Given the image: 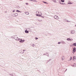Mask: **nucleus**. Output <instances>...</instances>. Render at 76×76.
I'll return each instance as SVG.
<instances>
[{"label": "nucleus", "instance_id": "11", "mask_svg": "<svg viewBox=\"0 0 76 76\" xmlns=\"http://www.w3.org/2000/svg\"><path fill=\"white\" fill-rule=\"evenodd\" d=\"M25 33H26L27 34H28V33H29V31L26 30L25 31Z\"/></svg>", "mask_w": 76, "mask_h": 76}, {"label": "nucleus", "instance_id": "25", "mask_svg": "<svg viewBox=\"0 0 76 76\" xmlns=\"http://www.w3.org/2000/svg\"><path fill=\"white\" fill-rule=\"evenodd\" d=\"M17 7L18 9H19V8H20V7H19V6H17Z\"/></svg>", "mask_w": 76, "mask_h": 76}, {"label": "nucleus", "instance_id": "43", "mask_svg": "<svg viewBox=\"0 0 76 76\" xmlns=\"http://www.w3.org/2000/svg\"><path fill=\"white\" fill-rule=\"evenodd\" d=\"M74 66H76V65L75 64H74Z\"/></svg>", "mask_w": 76, "mask_h": 76}, {"label": "nucleus", "instance_id": "37", "mask_svg": "<svg viewBox=\"0 0 76 76\" xmlns=\"http://www.w3.org/2000/svg\"><path fill=\"white\" fill-rule=\"evenodd\" d=\"M48 61V62H49V61Z\"/></svg>", "mask_w": 76, "mask_h": 76}, {"label": "nucleus", "instance_id": "40", "mask_svg": "<svg viewBox=\"0 0 76 76\" xmlns=\"http://www.w3.org/2000/svg\"><path fill=\"white\" fill-rule=\"evenodd\" d=\"M39 22H41V21H39Z\"/></svg>", "mask_w": 76, "mask_h": 76}, {"label": "nucleus", "instance_id": "29", "mask_svg": "<svg viewBox=\"0 0 76 76\" xmlns=\"http://www.w3.org/2000/svg\"><path fill=\"white\" fill-rule=\"evenodd\" d=\"M59 3H60V4H62V3H61V1H60L59 2Z\"/></svg>", "mask_w": 76, "mask_h": 76}, {"label": "nucleus", "instance_id": "35", "mask_svg": "<svg viewBox=\"0 0 76 76\" xmlns=\"http://www.w3.org/2000/svg\"><path fill=\"white\" fill-rule=\"evenodd\" d=\"M67 69H66L65 71V72H66L67 71Z\"/></svg>", "mask_w": 76, "mask_h": 76}, {"label": "nucleus", "instance_id": "23", "mask_svg": "<svg viewBox=\"0 0 76 76\" xmlns=\"http://www.w3.org/2000/svg\"><path fill=\"white\" fill-rule=\"evenodd\" d=\"M13 74H14V75H15V74H14V73H12V74H10V75H11V76H13Z\"/></svg>", "mask_w": 76, "mask_h": 76}, {"label": "nucleus", "instance_id": "32", "mask_svg": "<svg viewBox=\"0 0 76 76\" xmlns=\"http://www.w3.org/2000/svg\"><path fill=\"white\" fill-rule=\"evenodd\" d=\"M13 12H15V10H14L12 11Z\"/></svg>", "mask_w": 76, "mask_h": 76}, {"label": "nucleus", "instance_id": "20", "mask_svg": "<svg viewBox=\"0 0 76 76\" xmlns=\"http://www.w3.org/2000/svg\"><path fill=\"white\" fill-rule=\"evenodd\" d=\"M61 2L62 3H64V0H61Z\"/></svg>", "mask_w": 76, "mask_h": 76}, {"label": "nucleus", "instance_id": "33", "mask_svg": "<svg viewBox=\"0 0 76 76\" xmlns=\"http://www.w3.org/2000/svg\"><path fill=\"white\" fill-rule=\"evenodd\" d=\"M26 5H28V3H26Z\"/></svg>", "mask_w": 76, "mask_h": 76}, {"label": "nucleus", "instance_id": "1", "mask_svg": "<svg viewBox=\"0 0 76 76\" xmlns=\"http://www.w3.org/2000/svg\"><path fill=\"white\" fill-rule=\"evenodd\" d=\"M76 51V48L75 47L73 48V50H72V53L74 54Z\"/></svg>", "mask_w": 76, "mask_h": 76}, {"label": "nucleus", "instance_id": "18", "mask_svg": "<svg viewBox=\"0 0 76 76\" xmlns=\"http://www.w3.org/2000/svg\"><path fill=\"white\" fill-rule=\"evenodd\" d=\"M42 2L45 4H48V3H47L46 2H45L44 1H43Z\"/></svg>", "mask_w": 76, "mask_h": 76}, {"label": "nucleus", "instance_id": "27", "mask_svg": "<svg viewBox=\"0 0 76 76\" xmlns=\"http://www.w3.org/2000/svg\"><path fill=\"white\" fill-rule=\"evenodd\" d=\"M62 4H63V5H66V4H65V3H62Z\"/></svg>", "mask_w": 76, "mask_h": 76}, {"label": "nucleus", "instance_id": "42", "mask_svg": "<svg viewBox=\"0 0 76 76\" xmlns=\"http://www.w3.org/2000/svg\"><path fill=\"white\" fill-rule=\"evenodd\" d=\"M64 42V43H65V42Z\"/></svg>", "mask_w": 76, "mask_h": 76}, {"label": "nucleus", "instance_id": "6", "mask_svg": "<svg viewBox=\"0 0 76 76\" xmlns=\"http://www.w3.org/2000/svg\"><path fill=\"white\" fill-rule=\"evenodd\" d=\"M14 15L15 16H14V17H16V16H17L18 15V14L17 13H15Z\"/></svg>", "mask_w": 76, "mask_h": 76}, {"label": "nucleus", "instance_id": "5", "mask_svg": "<svg viewBox=\"0 0 76 76\" xmlns=\"http://www.w3.org/2000/svg\"><path fill=\"white\" fill-rule=\"evenodd\" d=\"M14 36V37L12 38H13V39H15L16 40L17 39V38H18V37H17V35H16L15 36Z\"/></svg>", "mask_w": 76, "mask_h": 76}, {"label": "nucleus", "instance_id": "8", "mask_svg": "<svg viewBox=\"0 0 76 76\" xmlns=\"http://www.w3.org/2000/svg\"><path fill=\"white\" fill-rule=\"evenodd\" d=\"M15 40H16L17 41H19V40H20V39L18 38V37H17V39Z\"/></svg>", "mask_w": 76, "mask_h": 76}, {"label": "nucleus", "instance_id": "13", "mask_svg": "<svg viewBox=\"0 0 76 76\" xmlns=\"http://www.w3.org/2000/svg\"><path fill=\"white\" fill-rule=\"evenodd\" d=\"M32 1H34V2H38V1H36V0H32Z\"/></svg>", "mask_w": 76, "mask_h": 76}, {"label": "nucleus", "instance_id": "45", "mask_svg": "<svg viewBox=\"0 0 76 76\" xmlns=\"http://www.w3.org/2000/svg\"><path fill=\"white\" fill-rule=\"evenodd\" d=\"M41 20L42 21V20Z\"/></svg>", "mask_w": 76, "mask_h": 76}, {"label": "nucleus", "instance_id": "28", "mask_svg": "<svg viewBox=\"0 0 76 76\" xmlns=\"http://www.w3.org/2000/svg\"><path fill=\"white\" fill-rule=\"evenodd\" d=\"M38 39V38L37 37H36L35 38V39L36 40Z\"/></svg>", "mask_w": 76, "mask_h": 76}, {"label": "nucleus", "instance_id": "4", "mask_svg": "<svg viewBox=\"0 0 76 76\" xmlns=\"http://www.w3.org/2000/svg\"><path fill=\"white\" fill-rule=\"evenodd\" d=\"M75 33V30H72L71 31L70 33L71 34H74Z\"/></svg>", "mask_w": 76, "mask_h": 76}, {"label": "nucleus", "instance_id": "31", "mask_svg": "<svg viewBox=\"0 0 76 76\" xmlns=\"http://www.w3.org/2000/svg\"><path fill=\"white\" fill-rule=\"evenodd\" d=\"M75 64H74L73 66H75Z\"/></svg>", "mask_w": 76, "mask_h": 76}, {"label": "nucleus", "instance_id": "14", "mask_svg": "<svg viewBox=\"0 0 76 76\" xmlns=\"http://www.w3.org/2000/svg\"><path fill=\"white\" fill-rule=\"evenodd\" d=\"M73 60H75H75H76V56H74L73 57Z\"/></svg>", "mask_w": 76, "mask_h": 76}, {"label": "nucleus", "instance_id": "22", "mask_svg": "<svg viewBox=\"0 0 76 76\" xmlns=\"http://www.w3.org/2000/svg\"><path fill=\"white\" fill-rule=\"evenodd\" d=\"M46 54H48V53H45V54H43V56H47V55H46Z\"/></svg>", "mask_w": 76, "mask_h": 76}, {"label": "nucleus", "instance_id": "36", "mask_svg": "<svg viewBox=\"0 0 76 76\" xmlns=\"http://www.w3.org/2000/svg\"><path fill=\"white\" fill-rule=\"evenodd\" d=\"M48 57H49V55H47Z\"/></svg>", "mask_w": 76, "mask_h": 76}, {"label": "nucleus", "instance_id": "7", "mask_svg": "<svg viewBox=\"0 0 76 76\" xmlns=\"http://www.w3.org/2000/svg\"><path fill=\"white\" fill-rule=\"evenodd\" d=\"M67 41H72V39L71 40V39H70V38H67Z\"/></svg>", "mask_w": 76, "mask_h": 76}, {"label": "nucleus", "instance_id": "46", "mask_svg": "<svg viewBox=\"0 0 76 76\" xmlns=\"http://www.w3.org/2000/svg\"><path fill=\"white\" fill-rule=\"evenodd\" d=\"M38 13H39V12H38Z\"/></svg>", "mask_w": 76, "mask_h": 76}, {"label": "nucleus", "instance_id": "21", "mask_svg": "<svg viewBox=\"0 0 76 76\" xmlns=\"http://www.w3.org/2000/svg\"><path fill=\"white\" fill-rule=\"evenodd\" d=\"M40 17H41V18H44V17L42 16V15H40Z\"/></svg>", "mask_w": 76, "mask_h": 76}, {"label": "nucleus", "instance_id": "24", "mask_svg": "<svg viewBox=\"0 0 76 76\" xmlns=\"http://www.w3.org/2000/svg\"><path fill=\"white\" fill-rule=\"evenodd\" d=\"M36 16H39V17H40V15L37 14V15H36Z\"/></svg>", "mask_w": 76, "mask_h": 76}, {"label": "nucleus", "instance_id": "9", "mask_svg": "<svg viewBox=\"0 0 76 76\" xmlns=\"http://www.w3.org/2000/svg\"><path fill=\"white\" fill-rule=\"evenodd\" d=\"M72 45H74V46L76 47V43H73Z\"/></svg>", "mask_w": 76, "mask_h": 76}, {"label": "nucleus", "instance_id": "12", "mask_svg": "<svg viewBox=\"0 0 76 76\" xmlns=\"http://www.w3.org/2000/svg\"><path fill=\"white\" fill-rule=\"evenodd\" d=\"M72 57H70V58L69 59V61H71V60H72Z\"/></svg>", "mask_w": 76, "mask_h": 76}, {"label": "nucleus", "instance_id": "19", "mask_svg": "<svg viewBox=\"0 0 76 76\" xmlns=\"http://www.w3.org/2000/svg\"><path fill=\"white\" fill-rule=\"evenodd\" d=\"M68 4H72V2H68Z\"/></svg>", "mask_w": 76, "mask_h": 76}, {"label": "nucleus", "instance_id": "38", "mask_svg": "<svg viewBox=\"0 0 76 76\" xmlns=\"http://www.w3.org/2000/svg\"><path fill=\"white\" fill-rule=\"evenodd\" d=\"M40 15H42V13H41V14Z\"/></svg>", "mask_w": 76, "mask_h": 76}, {"label": "nucleus", "instance_id": "44", "mask_svg": "<svg viewBox=\"0 0 76 76\" xmlns=\"http://www.w3.org/2000/svg\"><path fill=\"white\" fill-rule=\"evenodd\" d=\"M20 0V1H22V0Z\"/></svg>", "mask_w": 76, "mask_h": 76}, {"label": "nucleus", "instance_id": "41", "mask_svg": "<svg viewBox=\"0 0 76 76\" xmlns=\"http://www.w3.org/2000/svg\"><path fill=\"white\" fill-rule=\"evenodd\" d=\"M32 47H34V46L33 45H32Z\"/></svg>", "mask_w": 76, "mask_h": 76}, {"label": "nucleus", "instance_id": "30", "mask_svg": "<svg viewBox=\"0 0 76 76\" xmlns=\"http://www.w3.org/2000/svg\"><path fill=\"white\" fill-rule=\"evenodd\" d=\"M61 42H58V44H61Z\"/></svg>", "mask_w": 76, "mask_h": 76}, {"label": "nucleus", "instance_id": "16", "mask_svg": "<svg viewBox=\"0 0 76 76\" xmlns=\"http://www.w3.org/2000/svg\"><path fill=\"white\" fill-rule=\"evenodd\" d=\"M25 51V50H22L23 52H21V54H23V53H24V51Z\"/></svg>", "mask_w": 76, "mask_h": 76}, {"label": "nucleus", "instance_id": "39", "mask_svg": "<svg viewBox=\"0 0 76 76\" xmlns=\"http://www.w3.org/2000/svg\"><path fill=\"white\" fill-rule=\"evenodd\" d=\"M30 1H32V0H29Z\"/></svg>", "mask_w": 76, "mask_h": 76}, {"label": "nucleus", "instance_id": "26", "mask_svg": "<svg viewBox=\"0 0 76 76\" xmlns=\"http://www.w3.org/2000/svg\"><path fill=\"white\" fill-rule=\"evenodd\" d=\"M67 20V22H70V21L68 20Z\"/></svg>", "mask_w": 76, "mask_h": 76}, {"label": "nucleus", "instance_id": "2", "mask_svg": "<svg viewBox=\"0 0 76 76\" xmlns=\"http://www.w3.org/2000/svg\"><path fill=\"white\" fill-rule=\"evenodd\" d=\"M20 43H22L23 42H25V40L23 39L22 40V39H20Z\"/></svg>", "mask_w": 76, "mask_h": 76}, {"label": "nucleus", "instance_id": "17", "mask_svg": "<svg viewBox=\"0 0 76 76\" xmlns=\"http://www.w3.org/2000/svg\"><path fill=\"white\" fill-rule=\"evenodd\" d=\"M25 14L26 15H29V12H26Z\"/></svg>", "mask_w": 76, "mask_h": 76}, {"label": "nucleus", "instance_id": "15", "mask_svg": "<svg viewBox=\"0 0 76 76\" xmlns=\"http://www.w3.org/2000/svg\"><path fill=\"white\" fill-rule=\"evenodd\" d=\"M64 57L62 56V60H64Z\"/></svg>", "mask_w": 76, "mask_h": 76}, {"label": "nucleus", "instance_id": "34", "mask_svg": "<svg viewBox=\"0 0 76 76\" xmlns=\"http://www.w3.org/2000/svg\"><path fill=\"white\" fill-rule=\"evenodd\" d=\"M51 59H50L49 60V61H51Z\"/></svg>", "mask_w": 76, "mask_h": 76}, {"label": "nucleus", "instance_id": "3", "mask_svg": "<svg viewBox=\"0 0 76 76\" xmlns=\"http://www.w3.org/2000/svg\"><path fill=\"white\" fill-rule=\"evenodd\" d=\"M54 18L55 19H58L59 18L58 17V16L57 15H55L54 16Z\"/></svg>", "mask_w": 76, "mask_h": 76}, {"label": "nucleus", "instance_id": "10", "mask_svg": "<svg viewBox=\"0 0 76 76\" xmlns=\"http://www.w3.org/2000/svg\"><path fill=\"white\" fill-rule=\"evenodd\" d=\"M16 12H18V13H19V12H20V13H21L22 12H20V11L18 10H16Z\"/></svg>", "mask_w": 76, "mask_h": 76}]
</instances>
